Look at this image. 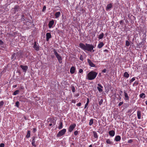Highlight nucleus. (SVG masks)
Segmentation results:
<instances>
[{
	"instance_id": "38",
	"label": "nucleus",
	"mask_w": 147,
	"mask_h": 147,
	"mask_svg": "<svg viewBox=\"0 0 147 147\" xmlns=\"http://www.w3.org/2000/svg\"><path fill=\"white\" fill-rule=\"evenodd\" d=\"M79 72L80 73L82 74L83 73V70L82 69H80L79 71Z\"/></svg>"
},
{
	"instance_id": "10",
	"label": "nucleus",
	"mask_w": 147,
	"mask_h": 147,
	"mask_svg": "<svg viewBox=\"0 0 147 147\" xmlns=\"http://www.w3.org/2000/svg\"><path fill=\"white\" fill-rule=\"evenodd\" d=\"M20 67L23 70L24 72H25V73L26 72V71L27 70L28 68V67L27 66L25 65H20Z\"/></svg>"
},
{
	"instance_id": "5",
	"label": "nucleus",
	"mask_w": 147,
	"mask_h": 147,
	"mask_svg": "<svg viewBox=\"0 0 147 147\" xmlns=\"http://www.w3.org/2000/svg\"><path fill=\"white\" fill-rule=\"evenodd\" d=\"M76 126L75 124L74 123L72 124H71L70 126L68 129V131L69 132H71L74 129Z\"/></svg>"
},
{
	"instance_id": "40",
	"label": "nucleus",
	"mask_w": 147,
	"mask_h": 147,
	"mask_svg": "<svg viewBox=\"0 0 147 147\" xmlns=\"http://www.w3.org/2000/svg\"><path fill=\"white\" fill-rule=\"evenodd\" d=\"M78 131L76 130L74 131V134L75 135H77L78 134Z\"/></svg>"
},
{
	"instance_id": "50",
	"label": "nucleus",
	"mask_w": 147,
	"mask_h": 147,
	"mask_svg": "<svg viewBox=\"0 0 147 147\" xmlns=\"http://www.w3.org/2000/svg\"><path fill=\"white\" fill-rule=\"evenodd\" d=\"M104 52H108V50L107 49H105L104 50Z\"/></svg>"
},
{
	"instance_id": "22",
	"label": "nucleus",
	"mask_w": 147,
	"mask_h": 147,
	"mask_svg": "<svg viewBox=\"0 0 147 147\" xmlns=\"http://www.w3.org/2000/svg\"><path fill=\"white\" fill-rule=\"evenodd\" d=\"M123 76L127 78L129 77V74L127 72H125L124 73Z\"/></svg>"
},
{
	"instance_id": "53",
	"label": "nucleus",
	"mask_w": 147,
	"mask_h": 147,
	"mask_svg": "<svg viewBox=\"0 0 147 147\" xmlns=\"http://www.w3.org/2000/svg\"><path fill=\"white\" fill-rule=\"evenodd\" d=\"M145 103L147 105V100L145 102Z\"/></svg>"
},
{
	"instance_id": "18",
	"label": "nucleus",
	"mask_w": 147,
	"mask_h": 147,
	"mask_svg": "<svg viewBox=\"0 0 147 147\" xmlns=\"http://www.w3.org/2000/svg\"><path fill=\"white\" fill-rule=\"evenodd\" d=\"M104 44L102 42H100L98 45L97 47L98 48L100 49L104 45Z\"/></svg>"
},
{
	"instance_id": "52",
	"label": "nucleus",
	"mask_w": 147,
	"mask_h": 147,
	"mask_svg": "<svg viewBox=\"0 0 147 147\" xmlns=\"http://www.w3.org/2000/svg\"><path fill=\"white\" fill-rule=\"evenodd\" d=\"M52 123H50V124H49V125L50 126H52Z\"/></svg>"
},
{
	"instance_id": "47",
	"label": "nucleus",
	"mask_w": 147,
	"mask_h": 147,
	"mask_svg": "<svg viewBox=\"0 0 147 147\" xmlns=\"http://www.w3.org/2000/svg\"><path fill=\"white\" fill-rule=\"evenodd\" d=\"M46 7L45 6H44L43 7V9H42V11H44L45 10H46Z\"/></svg>"
},
{
	"instance_id": "51",
	"label": "nucleus",
	"mask_w": 147,
	"mask_h": 147,
	"mask_svg": "<svg viewBox=\"0 0 147 147\" xmlns=\"http://www.w3.org/2000/svg\"><path fill=\"white\" fill-rule=\"evenodd\" d=\"M72 92H75V89L74 88L73 89H72Z\"/></svg>"
},
{
	"instance_id": "20",
	"label": "nucleus",
	"mask_w": 147,
	"mask_h": 147,
	"mask_svg": "<svg viewBox=\"0 0 147 147\" xmlns=\"http://www.w3.org/2000/svg\"><path fill=\"white\" fill-rule=\"evenodd\" d=\"M106 143L107 144L111 145L113 144V142L110 139H107V140Z\"/></svg>"
},
{
	"instance_id": "9",
	"label": "nucleus",
	"mask_w": 147,
	"mask_h": 147,
	"mask_svg": "<svg viewBox=\"0 0 147 147\" xmlns=\"http://www.w3.org/2000/svg\"><path fill=\"white\" fill-rule=\"evenodd\" d=\"M87 61L90 67H95V65L94 64V63H93L90 59H88Z\"/></svg>"
},
{
	"instance_id": "42",
	"label": "nucleus",
	"mask_w": 147,
	"mask_h": 147,
	"mask_svg": "<svg viewBox=\"0 0 147 147\" xmlns=\"http://www.w3.org/2000/svg\"><path fill=\"white\" fill-rule=\"evenodd\" d=\"M81 105V102H79L78 103H77L76 105L80 107Z\"/></svg>"
},
{
	"instance_id": "21",
	"label": "nucleus",
	"mask_w": 147,
	"mask_h": 147,
	"mask_svg": "<svg viewBox=\"0 0 147 147\" xmlns=\"http://www.w3.org/2000/svg\"><path fill=\"white\" fill-rule=\"evenodd\" d=\"M63 127V123L62 122H60L59 126H58V128L60 129H61Z\"/></svg>"
},
{
	"instance_id": "55",
	"label": "nucleus",
	"mask_w": 147,
	"mask_h": 147,
	"mask_svg": "<svg viewBox=\"0 0 147 147\" xmlns=\"http://www.w3.org/2000/svg\"><path fill=\"white\" fill-rule=\"evenodd\" d=\"M17 86V85H15L13 86V87L15 88V87H16Z\"/></svg>"
},
{
	"instance_id": "2",
	"label": "nucleus",
	"mask_w": 147,
	"mask_h": 147,
	"mask_svg": "<svg viewBox=\"0 0 147 147\" xmlns=\"http://www.w3.org/2000/svg\"><path fill=\"white\" fill-rule=\"evenodd\" d=\"M97 74V73L96 72L91 71L87 74L86 76V78L88 80H92L96 78Z\"/></svg>"
},
{
	"instance_id": "46",
	"label": "nucleus",
	"mask_w": 147,
	"mask_h": 147,
	"mask_svg": "<svg viewBox=\"0 0 147 147\" xmlns=\"http://www.w3.org/2000/svg\"><path fill=\"white\" fill-rule=\"evenodd\" d=\"M15 53H13L11 56V58L12 59H13L14 57L15 56Z\"/></svg>"
},
{
	"instance_id": "19",
	"label": "nucleus",
	"mask_w": 147,
	"mask_h": 147,
	"mask_svg": "<svg viewBox=\"0 0 147 147\" xmlns=\"http://www.w3.org/2000/svg\"><path fill=\"white\" fill-rule=\"evenodd\" d=\"M137 116L138 119H140L141 118V113L140 111H137Z\"/></svg>"
},
{
	"instance_id": "41",
	"label": "nucleus",
	"mask_w": 147,
	"mask_h": 147,
	"mask_svg": "<svg viewBox=\"0 0 147 147\" xmlns=\"http://www.w3.org/2000/svg\"><path fill=\"white\" fill-rule=\"evenodd\" d=\"M123 102H120L119 103V104L118 105V106H121V105L123 104Z\"/></svg>"
},
{
	"instance_id": "30",
	"label": "nucleus",
	"mask_w": 147,
	"mask_h": 147,
	"mask_svg": "<svg viewBox=\"0 0 147 147\" xmlns=\"http://www.w3.org/2000/svg\"><path fill=\"white\" fill-rule=\"evenodd\" d=\"M4 104V101L3 100L0 101V108H2Z\"/></svg>"
},
{
	"instance_id": "37",
	"label": "nucleus",
	"mask_w": 147,
	"mask_h": 147,
	"mask_svg": "<svg viewBox=\"0 0 147 147\" xmlns=\"http://www.w3.org/2000/svg\"><path fill=\"white\" fill-rule=\"evenodd\" d=\"M103 100L102 99H101L99 103L100 105H101L102 103Z\"/></svg>"
},
{
	"instance_id": "29",
	"label": "nucleus",
	"mask_w": 147,
	"mask_h": 147,
	"mask_svg": "<svg viewBox=\"0 0 147 147\" xmlns=\"http://www.w3.org/2000/svg\"><path fill=\"white\" fill-rule=\"evenodd\" d=\"M19 92V91L18 90H17L15 91L13 94V95H16L18 94Z\"/></svg>"
},
{
	"instance_id": "7",
	"label": "nucleus",
	"mask_w": 147,
	"mask_h": 147,
	"mask_svg": "<svg viewBox=\"0 0 147 147\" xmlns=\"http://www.w3.org/2000/svg\"><path fill=\"white\" fill-rule=\"evenodd\" d=\"M33 48L36 51H38L39 50V47L38 45H37L36 42H35L34 46H33Z\"/></svg>"
},
{
	"instance_id": "27",
	"label": "nucleus",
	"mask_w": 147,
	"mask_h": 147,
	"mask_svg": "<svg viewBox=\"0 0 147 147\" xmlns=\"http://www.w3.org/2000/svg\"><path fill=\"white\" fill-rule=\"evenodd\" d=\"M30 131H28L27 134L26 135V137L27 138H29L30 137Z\"/></svg>"
},
{
	"instance_id": "33",
	"label": "nucleus",
	"mask_w": 147,
	"mask_h": 147,
	"mask_svg": "<svg viewBox=\"0 0 147 147\" xmlns=\"http://www.w3.org/2000/svg\"><path fill=\"white\" fill-rule=\"evenodd\" d=\"M19 101H17L15 103V106L18 108L19 107Z\"/></svg>"
},
{
	"instance_id": "26",
	"label": "nucleus",
	"mask_w": 147,
	"mask_h": 147,
	"mask_svg": "<svg viewBox=\"0 0 147 147\" xmlns=\"http://www.w3.org/2000/svg\"><path fill=\"white\" fill-rule=\"evenodd\" d=\"M35 138L34 137H33L32 138V146H36L35 144Z\"/></svg>"
},
{
	"instance_id": "1",
	"label": "nucleus",
	"mask_w": 147,
	"mask_h": 147,
	"mask_svg": "<svg viewBox=\"0 0 147 147\" xmlns=\"http://www.w3.org/2000/svg\"><path fill=\"white\" fill-rule=\"evenodd\" d=\"M79 47L85 52L88 51L93 52L94 51L93 49L94 46L92 44L87 43L84 44L82 43H80L79 45Z\"/></svg>"
},
{
	"instance_id": "58",
	"label": "nucleus",
	"mask_w": 147,
	"mask_h": 147,
	"mask_svg": "<svg viewBox=\"0 0 147 147\" xmlns=\"http://www.w3.org/2000/svg\"><path fill=\"white\" fill-rule=\"evenodd\" d=\"M136 84V82H135L134 83V84Z\"/></svg>"
},
{
	"instance_id": "32",
	"label": "nucleus",
	"mask_w": 147,
	"mask_h": 147,
	"mask_svg": "<svg viewBox=\"0 0 147 147\" xmlns=\"http://www.w3.org/2000/svg\"><path fill=\"white\" fill-rule=\"evenodd\" d=\"M89 102V99L88 98H87V102L85 105V107H84V109H85L86 108V107H87L88 106V105Z\"/></svg>"
},
{
	"instance_id": "45",
	"label": "nucleus",
	"mask_w": 147,
	"mask_h": 147,
	"mask_svg": "<svg viewBox=\"0 0 147 147\" xmlns=\"http://www.w3.org/2000/svg\"><path fill=\"white\" fill-rule=\"evenodd\" d=\"M4 144L3 143H1L0 145V147H4Z\"/></svg>"
},
{
	"instance_id": "28",
	"label": "nucleus",
	"mask_w": 147,
	"mask_h": 147,
	"mask_svg": "<svg viewBox=\"0 0 147 147\" xmlns=\"http://www.w3.org/2000/svg\"><path fill=\"white\" fill-rule=\"evenodd\" d=\"M140 98H145V94L144 93H142L140 95Z\"/></svg>"
},
{
	"instance_id": "17",
	"label": "nucleus",
	"mask_w": 147,
	"mask_h": 147,
	"mask_svg": "<svg viewBox=\"0 0 147 147\" xmlns=\"http://www.w3.org/2000/svg\"><path fill=\"white\" fill-rule=\"evenodd\" d=\"M121 139V137L119 135L117 136H115V140L117 142L119 141Z\"/></svg>"
},
{
	"instance_id": "13",
	"label": "nucleus",
	"mask_w": 147,
	"mask_h": 147,
	"mask_svg": "<svg viewBox=\"0 0 147 147\" xmlns=\"http://www.w3.org/2000/svg\"><path fill=\"white\" fill-rule=\"evenodd\" d=\"M75 70L76 68L74 66H72L70 69V72L71 74H73L75 73Z\"/></svg>"
},
{
	"instance_id": "14",
	"label": "nucleus",
	"mask_w": 147,
	"mask_h": 147,
	"mask_svg": "<svg viewBox=\"0 0 147 147\" xmlns=\"http://www.w3.org/2000/svg\"><path fill=\"white\" fill-rule=\"evenodd\" d=\"M61 14L60 12L59 11L56 12L55 14V18H59L61 16Z\"/></svg>"
},
{
	"instance_id": "49",
	"label": "nucleus",
	"mask_w": 147,
	"mask_h": 147,
	"mask_svg": "<svg viewBox=\"0 0 147 147\" xmlns=\"http://www.w3.org/2000/svg\"><path fill=\"white\" fill-rule=\"evenodd\" d=\"M33 130L34 132H35L36 131V128H34L33 129Z\"/></svg>"
},
{
	"instance_id": "15",
	"label": "nucleus",
	"mask_w": 147,
	"mask_h": 147,
	"mask_svg": "<svg viewBox=\"0 0 147 147\" xmlns=\"http://www.w3.org/2000/svg\"><path fill=\"white\" fill-rule=\"evenodd\" d=\"M109 134L111 137H113L114 136L115 134V131L114 130H111L109 131Z\"/></svg>"
},
{
	"instance_id": "8",
	"label": "nucleus",
	"mask_w": 147,
	"mask_h": 147,
	"mask_svg": "<svg viewBox=\"0 0 147 147\" xmlns=\"http://www.w3.org/2000/svg\"><path fill=\"white\" fill-rule=\"evenodd\" d=\"M112 4L111 3L108 4L106 8V10L107 11H109L111 10V8L112 7Z\"/></svg>"
},
{
	"instance_id": "25",
	"label": "nucleus",
	"mask_w": 147,
	"mask_h": 147,
	"mask_svg": "<svg viewBox=\"0 0 147 147\" xmlns=\"http://www.w3.org/2000/svg\"><path fill=\"white\" fill-rule=\"evenodd\" d=\"M93 133L94 137V138H98V136L97 135V133L95 131H94L93 132Z\"/></svg>"
},
{
	"instance_id": "54",
	"label": "nucleus",
	"mask_w": 147,
	"mask_h": 147,
	"mask_svg": "<svg viewBox=\"0 0 147 147\" xmlns=\"http://www.w3.org/2000/svg\"><path fill=\"white\" fill-rule=\"evenodd\" d=\"M122 20H121V21H120V24H121V23H122Z\"/></svg>"
},
{
	"instance_id": "3",
	"label": "nucleus",
	"mask_w": 147,
	"mask_h": 147,
	"mask_svg": "<svg viewBox=\"0 0 147 147\" xmlns=\"http://www.w3.org/2000/svg\"><path fill=\"white\" fill-rule=\"evenodd\" d=\"M53 52L59 63H61L62 62V59L61 57L55 49L53 50Z\"/></svg>"
},
{
	"instance_id": "44",
	"label": "nucleus",
	"mask_w": 147,
	"mask_h": 147,
	"mask_svg": "<svg viewBox=\"0 0 147 147\" xmlns=\"http://www.w3.org/2000/svg\"><path fill=\"white\" fill-rule=\"evenodd\" d=\"M132 141L133 140L132 139H130L128 141V142L129 143H131L132 142Z\"/></svg>"
},
{
	"instance_id": "57",
	"label": "nucleus",
	"mask_w": 147,
	"mask_h": 147,
	"mask_svg": "<svg viewBox=\"0 0 147 147\" xmlns=\"http://www.w3.org/2000/svg\"><path fill=\"white\" fill-rule=\"evenodd\" d=\"M121 97H120L119 98V100H121Z\"/></svg>"
},
{
	"instance_id": "6",
	"label": "nucleus",
	"mask_w": 147,
	"mask_h": 147,
	"mask_svg": "<svg viewBox=\"0 0 147 147\" xmlns=\"http://www.w3.org/2000/svg\"><path fill=\"white\" fill-rule=\"evenodd\" d=\"M98 87H97V88L98 91L100 92H102L103 91V90L102 88H103V86L100 84H97Z\"/></svg>"
},
{
	"instance_id": "12",
	"label": "nucleus",
	"mask_w": 147,
	"mask_h": 147,
	"mask_svg": "<svg viewBox=\"0 0 147 147\" xmlns=\"http://www.w3.org/2000/svg\"><path fill=\"white\" fill-rule=\"evenodd\" d=\"M54 21L52 20L49 22V27L50 28H51L54 24Z\"/></svg>"
},
{
	"instance_id": "4",
	"label": "nucleus",
	"mask_w": 147,
	"mask_h": 147,
	"mask_svg": "<svg viewBox=\"0 0 147 147\" xmlns=\"http://www.w3.org/2000/svg\"><path fill=\"white\" fill-rule=\"evenodd\" d=\"M66 131V129H63L61 130L57 134V137H61L63 136L65 133Z\"/></svg>"
},
{
	"instance_id": "59",
	"label": "nucleus",
	"mask_w": 147,
	"mask_h": 147,
	"mask_svg": "<svg viewBox=\"0 0 147 147\" xmlns=\"http://www.w3.org/2000/svg\"><path fill=\"white\" fill-rule=\"evenodd\" d=\"M136 84H138V83L137 82L136 83Z\"/></svg>"
},
{
	"instance_id": "39",
	"label": "nucleus",
	"mask_w": 147,
	"mask_h": 147,
	"mask_svg": "<svg viewBox=\"0 0 147 147\" xmlns=\"http://www.w3.org/2000/svg\"><path fill=\"white\" fill-rule=\"evenodd\" d=\"M80 59L81 61H83V56L81 55L80 57Z\"/></svg>"
},
{
	"instance_id": "36",
	"label": "nucleus",
	"mask_w": 147,
	"mask_h": 147,
	"mask_svg": "<svg viewBox=\"0 0 147 147\" xmlns=\"http://www.w3.org/2000/svg\"><path fill=\"white\" fill-rule=\"evenodd\" d=\"M22 18H21V20L22 21H24V20H25V19L24 18V15H22Z\"/></svg>"
},
{
	"instance_id": "56",
	"label": "nucleus",
	"mask_w": 147,
	"mask_h": 147,
	"mask_svg": "<svg viewBox=\"0 0 147 147\" xmlns=\"http://www.w3.org/2000/svg\"><path fill=\"white\" fill-rule=\"evenodd\" d=\"M92 145H90L89 146V147H92Z\"/></svg>"
},
{
	"instance_id": "43",
	"label": "nucleus",
	"mask_w": 147,
	"mask_h": 147,
	"mask_svg": "<svg viewBox=\"0 0 147 147\" xmlns=\"http://www.w3.org/2000/svg\"><path fill=\"white\" fill-rule=\"evenodd\" d=\"M3 44V42L1 40H0V46L2 45Z\"/></svg>"
},
{
	"instance_id": "23",
	"label": "nucleus",
	"mask_w": 147,
	"mask_h": 147,
	"mask_svg": "<svg viewBox=\"0 0 147 147\" xmlns=\"http://www.w3.org/2000/svg\"><path fill=\"white\" fill-rule=\"evenodd\" d=\"M104 35V33H102L101 34H100L98 36V38L99 39H102L103 38Z\"/></svg>"
},
{
	"instance_id": "31",
	"label": "nucleus",
	"mask_w": 147,
	"mask_h": 147,
	"mask_svg": "<svg viewBox=\"0 0 147 147\" xmlns=\"http://www.w3.org/2000/svg\"><path fill=\"white\" fill-rule=\"evenodd\" d=\"M93 123V119H91L90 121V122L89 123V124L90 125H92Z\"/></svg>"
},
{
	"instance_id": "16",
	"label": "nucleus",
	"mask_w": 147,
	"mask_h": 147,
	"mask_svg": "<svg viewBox=\"0 0 147 147\" xmlns=\"http://www.w3.org/2000/svg\"><path fill=\"white\" fill-rule=\"evenodd\" d=\"M124 96H125V100L126 101H128L129 100V97L128 95L127 94L126 92H124Z\"/></svg>"
},
{
	"instance_id": "35",
	"label": "nucleus",
	"mask_w": 147,
	"mask_h": 147,
	"mask_svg": "<svg viewBox=\"0 0 147 147\" xmlns=\"http://www.w3.org/2000/svg\"><path fill=\"white\" fill-rule=\"evenodd\" d=\"M135 79L134 77L133 78L130 80L129 81V82L130 83H131L132 82H133L135 80Z\"/></svg>"
},
{
	"instance_id": "34",
	"label": "nucleus",
	"mask_w": 147,
	"mask_h": 147,
	"mask_svg": "<svg viewBox=\"0 0 147 147\" xmlns=\"http://www.w3.org/2000/svg\"><path fill=\"white\" fill-rule=\"evenodd\" d=\"M129 45V41L128 40H126L125 42V45L127 46L128 47Z\"/></svg>"
},
{
	"instance_id": "48",
	"label": "nucleus",
	"mask_w": 147,
	"mask_h": 147,
	"mask_svg": "<svg viewBox=\"0 0 147 147\" xmlns=\"http://www.w3.org/2000/svg\"><path fill=\"white\" fill-rule=\"evenodd\" d=\"M106 71V70L105 69H104L102 70V72L103 73H105Z\"/></svg>"
},
{
	"instance_id": "11",
	"label": "nucleus",
	"mask_w": 147,
	"mask_h": 147,
	"mask_svg": "<svg viewBox=\"0 0 147 147\" xmlns=\"http://www.w3.org/2000/svg\"><path fill=\"white\" fill-rule=\"evenodd\" d=\"M46 40L47 41H48L49 39L51 37V34L50 33H47L46 34Z\"/></svg>"
},
{
	"instance_id": "24",
	"label": "nucleus",
	"mask_w": 147,
	"mask_h": 147,
	"mask_svg": "<svg viewBox=\"0 0 147 147\" xmlns=\"http://www.w3.org/2000/svg\"><path fill=\"white\" fill-rule=\"evenodd\" d=\"M19 8V7L18 5H16L14 7V11L15 12H16L18 11V9Z\"/></svg>"
}]
</instances>
